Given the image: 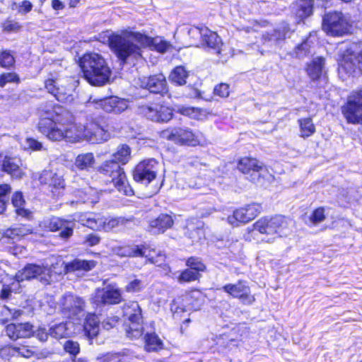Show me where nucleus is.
<instances>
[{"label":"nucleus","instance_id":"nucleus-33","mask_svg":"<svg viewBox=\"0 0 362 362\" xmlns=\"http://www.w3.org/2000/svg\"><path fill=\"white\" fill-rule=\"evenodd\" d=\"M185 298L191 308L197 310H199L204 304L206 295L201 289L192 288L186 291Z\"/></svg>","mask_w":362,"mask_h":362},{"label":"nucleus","instance_id":"nucleus-39","mask_svg":"<svg viewBox=\"0 0 362 362\" xmlns=\"http://www.w3.org/2000/svg\"><path fill=\"white\" fill-rule=\"evenodd\" d=\"M174 112L180 115L196 120L201 119L204 115V111L202 108L180 105L176 106V108L174 109Z\"/></svg>","mask_w":362,"mask_h":362},{"label":"nucleus","instance_id":"nucleus-26","mask_svg":"<svg viewBox=\"0 0 362 362\" xmlns=\"http://www.w3.org/2000/svg\"><path fill=\"white\" fill-rule=\"evenodd\" d=\"M325 59L322 56L317 57L306 64L305 70L312 81H319L325 76Z\"/></svg>","mask_w":362,"mask_h":362},{"label":"nucleus","instance_id":"nucleus-40","mask_svg":"<svg viewBox=\"0 0 362 362\" xmlns=\"http://www.w3.org/2000/svg\"><path fill=\"white\" fill-rule=\"evenodd\" d=\"M112 160H116L117 163L122 167V165H126L131 160L132 149L126 144H121L112 154Z\"/></svg>","mask_w":362,"mask_h":362},{"label":"nucleus","instance_id":"nucleus-46","mask_svg":"<svg viewBox=\"0 0 362 362\" xmlns=\"http://www.w3.org/2000/svg\"><path fill=\"white\" fill-rule=\"evenodd\" d=\"M310 47L309 37H305L300 43L295 45L291 53V56L293 58H303L309 54Z\"/></svg>","mask_w":362,"mask_h":362},{"label":"nucleus","instance_id":"nucleus-10","mask_svg":"<svg viewBox=\"0 0 362 362\" xmlns=\"http://www.w3.org/2000/svg\"><path fill=\"white\" fill-rule=\"evenodd\" d=\"M124 300L122 289L111 284L105 288H97L90 298V303L95 308L119 305Z\"/></svg>","mask_w":362,"mask_h":362},{"label":"nucleus","instance_id":"nucleus-43","mask_svg":"<svg viewBox=\"0 0 362 362\" xmlns=\"http://www.w3.org/2000/svg\"><path fill=\"white\" fill-rule=\"evenodd\" d=\"M144 347L147 351H158L163 349V343L155 332H148L144 335Z\"/></svg>","mask_w":362,"mask_h":362},{"label":"nucleus","instance_id":"nucleus-55","mask_svg":"<svg viewBox=\"0 0 362 362\" xmlns=\"http://www.w3.org/2000/svg\"><path fill=\"white\" fill-rule=\"evenodd\" d=\"M325 209L323 206L315 209L309 216V221L314 225L323 222L326 219Z\"/></svg>","mask_w":362,"mask_h":362},{"label":"nucleus","instance_id":"nucleus-64","mask_svg":"<svg viewBox=\"0 0 362 362\" xmlns=\"http://www.w3.org/2000/svg\"><path fill=\"white\" fill-rule=\"evenodd\" d=\"M100 241V238L94 233H90L86 236L85 238V242L88 244L89 246H95L98 245Z\"/></svg>","mask_w":362,"mask_h":362},{"label":"nucleus","instance_id":"nucleus-27","mask_svg":"<svg viewBox=\"0 0 362 362\" xmlns=\"http://www.w3.org/2000/svg\"><path fill=\"white\" fill-rule=\"evenodd\" d=\"M97 173L103 177L110 178L112 182L113 178L117 177L124 170V168L117 163L116 160L110 159L103 161L96 169Z\"/></svg>","mask_w":362,"mask_h":362},{"label":"nucleus","instance_id":"nucleus-5","mask_svg":"<svg viewBox=\"0 0 362 362\" xmlns=\"http://www.w3.org/2000/svg\"><path fill=\"white\" fill-rule=\"evenodd\" d=\"M159 136L180 147H203L208 144L204 132L187 126L168 127L159 132Z\"/></svg>","mask_w":362,"mask_h":362},{"label":"nucleus","instance_id":"nucleus-2","mask_svg":"<svg viewBox=\"0 0 362 362\" xmlns=\"http://www.w3.org/2000/svg\"><path fill=\"white\" fill-rule=\"evenodd\" d=\"M107 45L122 65L126 64L129 59L136 61L142 59L143 49L164 54L172 47L163 37H151L145 33L127 30H122L121 34L110 35Z\"/></svg>","mask_w":362,"mask_h":362},{"label":"nucleus","instance_id":"nucleus-41","mask_svg":"<svg viewBox=\"0 0 362 362\" xmlns=\"http://www.w3.org/2000/svg\"><path fill=\"white\" fill-rule=\"evenodd\" d=\"M1 170L16 179L21 178L24 174L20 166L10 157L4 158L1 165Z\"/></svg>","mask_w":362,"mask_h":362},{"label":"nucleus","instance_id":"nucleus-25","mask_svg":"<svg viewBox=\"0 0 362 362\" xmlns=\"http://www.w3.org/2000/svg\"><path fill=\"white\" fill-rule=\"evenodd\" d=\"M100 107L106 112L120 114L127 107V101L115 95L104 98L100 100Z\"/></svg>","mask_w":362,"mask_h":362},{"label":"nucleus","instance_id":"nucleus-11","mask_svg":"<svg viewBox=\"0 0 362 362\" xmlns=\"http://www.w3.org/2000/svg\"><path fill=\"white\" fill-rule=\"evenodd\" d=\"M341 112L348 124H362V88L351 92Z\"/></svg>","mask_w":362,"mask_h":362},{"label":"nucleus","instance_id":"nucleus-21","mask_svg":"<svg viewBox=\"0 0 362 362\" xmlns=\"http://www.w3.org/2000/svg\"><path fill=\"white\" fill-rule=\"evenodd\" d=\"M144 88L150 93L158 94L161 96L168 95V97H170L168 81L165 76L162 74L148 76L144 83Z\"/></svg>","mask_w":362,"mask_h":362},{"label":"nucleus","instance_id":"nucleus-54","mask_svg":"<svg viewBox=\"0 0 362 362\" xmlns=\"http://www.w3.org/2000/svg\"><path fill=\"white\" fill-rule=\"evenodd\" d=\"M1 30L5 33H17L22 28V25L18 22L7 18L1 25Z\"/></svg>","mask_w":362,"mask_h":362},{"label":"nucleus","instance_id":"nucleus-45","mask_svg":"<svg viewBox=\"0 0 362 362\" xmlns=\"http://www.w3.org/2000/svg\"><path fill=\"white\" fill-rule=\"evenodd\" d=\"M22 314L21 310L12 309L4 305L0 311V325L6 326L10 321L18 319Z\"/></svg>","mask_w":362,"mask_h":362},{"label":"nucleus","instance_id":"nucleus-35","mask_svg":"<svg viewBox=\"0 0 362 362\" xmlns=\"http://www.w3.org/2000/svg\"><path fill=\"white\" fill-rule=\"evenodd\" d=\"M44 86L47 92L53 95L55 99L60 103L66 102L70 97L69 94L62 91L61 88L57 86L54 78H49L45 79L44 81Z\"/></svg>","mask_w":362,"mask_h":362},{"label":"nucleus","instance_id":"nucleus-57","mask_svg":"<svg viewBox=\"0 0 362 362\" xmlns=\"http://www.w3.org/2000/svg\"><path fill=\"white\" fill-rule=\"evenodd\" d=\"M144 288L143 281L139 279H134L128 282L124 286V291L127 293H139Z\"/></svg>","mask_w":362,"mask_h":362},{"label":"nucleus","instance_id":"nucleus-13","mask_svg":"<svg viewBox=\"0 0 362 362\" xmlns=\"http://www.w3.org/2000/svg\"><path fill=\"white\" fill-rule=\"evenodd\" d=\"M262 209L260 203L251 202L245 204L235 208L233 213L227 216V222L233 226L247 224L257 217Z\"/></svg>","mask_w":362,"mask_h":362},{"label":"nucleus","instance_id":"nucleus-49","mask_svg":"<svg viewBox=\"0 0 362 362\" xmlns=\"http://www.w3.org/2000/svg\"><path fill=\"white\" fill-rule=\"evenodd\" d=\"M104 216L100 214H95L92 217H88L86 220L84 225L93 230H103Z\"/></svg>","mask_w":362,"mask_h":362},{"label":"nucleus","instance_id":"nucleus-9","mask_svg":"<svg viewBox=\"0 0 362 362\" xmlns=\"http://www.w3.org/2000/svg\"><path fill=\"white\" fill-rule=\"evenodd\" d=\"M321 28L327 35L338 37L349 34L351 25L341 11H332L322 16Z\"/></svg>","mask_w":362,"mask_h":362},{"label":"nucleus","instance_id":"nucleus-38","mask_svg":"<svg viewBox=\"0 0 362 362\" xmlns=\"http://www.w3.org/2000/svg\"><path fill=\"white\" fill-rule=\"evenodd\" d=\"M189 76V72L183 66H177L173 69L169 74V80L171 83L182 86L186 84L187 78Z\"/></svg>","mask_w":362,"mask_h":362},{"label":"nucleus","instance_id":"nucleus-48","mask_svg":"<svg viewBox=\"0 0 362 362\" xmlns=\"http://www.w3.org/2000/svg\"><path fill=\"white\" fill-rule=\"evenodd\" d=\"M74 193L79 202L90 204L95 202V192L91 187L77 189Z\"/></svg>","mask_w":362,"mask_h":362},{"label":"nucleus","instance_id":"nucleus-34","mask_svg":"<svg viewBox=\"0 0 362 362\" xmlns=\"http://www.w3.org/2000/svg\"><path fill=\"white\" fill-rule=\"evenodd\" d=\"M126 335L130 339H136L140 338L144 334L143 319L136 321H127L123 325Z\"/></svg>","mask_w":362,"mask_h":362},{"label":"nucleus","instance_id":"nucleus-56","mask_svg":"<svg viewBox=\"0 0 362 362\" xmlns=\"http://www.w3.org/2000/svg\"><path fill=\"white\" fill-rule=\"evenodd\" d=\"M230 93V85L227 83H220L215 86L213 90L214 95L221 98H226Z\"/></svg>","mask_w":362,"mask_h":362},{"label":"nucleus","instance_id":"nucleus-58","mask_svg":"<svg viewBox=\"0 0 362 362\" xmlns=\"http://www.w3.org/2000/svg\"><path fill=\"white\" fill-rule=\"evenodd\" d=\"M7 240L10 243L1 245L8 252L16 256L18 253H22L23 250H25V247L16 244V240H13V239H8Z\"/></svg>","mask_w":362,"mask_h":362},{"label":"nucleus","instance_id":"nucleus-4","mask_svg":"<svg viewBox=\"0 0 362 362\" xmlns=\"http://www.w3.org/2000/svg\"><path fill=\"white\" fill-rule=\"evenodd\" d=\"M114 251L121 258H145L147 263L156 267L164 269L168 267L165 253L151 243L128 241L115 247Z\"/></svg>","mask_w":362,"mask_h":362},{"label":"nucleus","instance_id":"nucleus-50","mask_svg":"<svg viewBox=\"0 0 362 362\" xmlns=\"http://www.w3.org/2000/svg\"><path fill=\"white\" fill-rule=\"evenodd\" d=\"M21 82L19 75L13 71L0 74V87L4 88L7 83L18 84Z\"/></svg>","mask_w":362,"mask_h":362},{"label":"nucleus","instance_id":"nucleus-14","mask_svg":"<svg viewBox=\"0 0 362 362\" xmlns=\"http://www.w3.org/2000/svg\"><path fill=\"white\" fill-rule=\"evenodd\" d=\"M159 162L155 158H147L139 161L133 168L132 178L136 182L150 184L158 175Z\"/></svg>","mask_w":362,"mask_h":362},{"label":"nucleus","instance_id":"nucleus-17","mask_svg":"<svg viewBox=\"0 0 362 362\" xmlns=\"http://www.w3.org/2000/svg\"><path fill=\"white\" fill-rule=\"evenodd\" d=\"M338 66L339 71L346 74L362 72V49L358 52L346 49L338 61Z\"/></svg>","mask_w":362,"mask_h":362},{"label":"nucleus","instance_id":"nucleus-37","mask_svg":"<svg viewBox=\"0 0 362 362\" xmlns=\"http://www.w3.org/2000/svg\"><path fill=\"white\" fill-rule=\"evenodd\" d=\"M49 192L53 199H58L65 193V181L57 174H53L48 183Z\"/></svg>","mask_w":362,"mask_h":362},{"label":"nucleus","instance_id":"nucleus-44","mask_svg":"<svg viewBox=\"0 0 362 362\" xmlns=\"http://www.w3.org/2000/svg\"><path fill=\"white\" fill-rule=\"evenodd\" d=\"M95 163V157L93 153H86L78 154L74 162V165L79 170L88 171L93 167Z\"/></svg>","mask_w":362,"mask_h":362},{"label":"nucleus","instance_id":"nucleus-29","mask_svg":"<svg viewBox=\"0 0 362 362\" xmlns=\"http://www.w3.org/2000/svg\"><path fill=\"white\" fill-rule=\"evenodd\" d=\"M118 192L127 197H133L135 194L134 188L132 187L125 170L122 172L117 177L113 178L111 182Z\"/></svg>","mask_w":362,"mask_h":362},{"label":"nucleus","instance_id":"nucleus-61","mask_svg":"<svg viewBox=\"0 0 362 362\" xmlns=\"http://www.w3.org/2000/svg\"><path fill=\"white\" fill-rule=\"evenodd\" d=\"M11 204L14 206L15 209L25 206V200L22 192L16 191L13 194L11 197Z\"/></svg>","mask_w":362,"mask_h":362},{"label":"nucleus","instance_id":"nucleus-63","mask_svg":"<svg viewBox=\"0 0 362 362\" xmlns=\"http://www.w3.org/2000/svg\"><path fill=\"white\" fill-rule=\"evenodd\" d=\"M13 231L17 233V236L21 240L23 237L33 233V229L29 228L25 225H22L20 227L11 228Z\"/></svg>","mask_w":362,"mask_h":362},{"label":"nucleus","instance_id":"nucleus-6","mask_svg":"<svg viewBox=\"0 0 362 362\" xmlns=\"http://www.w3.org/2000/svg\"><path fill=\"white\" fill-rule=\"evenodd\" d=\"M250 328L246 322L235 324L229 331L214 339V349L218 353L226 354L236 349L250 336Z\"/></svg>","mask_w":362,"mask_h":362},{"label":"nucleus","instance_id":"nucleus-20","mask_svg":"<svg viewBox=\"0 0 362 362\" xmlns=\"http://www.w3.org/2000/svg\"><path fill=\"white\" fill-rule=\"evenodd\" d=\"M23 280H31L38 276L41 281L49 283L52 276V271L49 267L28 263L21 270Z\"/></svg>","mask_w":362,"mask_h":362},{"label":"nucleus","instance_id":"nucleus-15","mask_svg":"<svg viewBox=\"0 0 362 362\" xmlns=\"http://www.w3.org/2000/svg\"><path fill=\"white\" fill-rule=\"evenodd\" d=\"M222 290L229 296L239 300L245 305H252L256 298L251 292L248 283L243 279H239L235 284H226L222 287Z\"/></svg>","mask_w":362,"mask_h":362},{"label":"nucleus","instance_id":"nucleus-24","mask_svg":"<svg viewBox=\"0 0 362 362\" xmlns=\"http://www.w3.org/2000/svg\"><path fill=\"white\" fill-rule=\"evenodd\" d=\"M264 165L257 158L252 156L241 157L237 160L236 168L241 173L253 175L260 173Z\"/></svg>","mask_w":362,"mask_h":362},{"label":"nucleus","instance_id":"nucleus-3","mask_svg":"<svg viewBox=\"0 0 362 362\" xmlns=\"http://www.w3.org/2000/svg\"><path fill=\"white\" fill-rule=\"evenodd\" d=\"M78 65L81 77L90 85L103 86L110 81L112 70L101 54L93 52H85L79 57Z\"/></svg>","mask_w":362,"mask_h":362},{"label":"nucleus","instance_id":"nucleus-52","mask_svg":"<svg viewBox=\"0 0 362 362\" xmlns=\"http://www.w3.org/2000/svg\"><path fill=\"white\" fill-rule=\"evenodd\" d=\"M49 334L57 339L65 338L68 334L66 324L59 323L52 326L49 329Z\"/></svg>","mask_w":362,"mask_h":362},{"label":"nucleus","instance_id":"nucleus-22","mask_svg":"<svg viewBox=\"0 0 362 362\" xmlns=\"http://www.w3.org/2000/svg\"><path fill=\"white\" fill-rule=\"evenodd\" d=\"M5 332L12 340L21 338H29L33 336V326L30 322L9 323L5 327Z\"/></svg>","mask_w":362,"mask_h":362},{"label":"nucleus","instance_id":"nucleus-51","mask_svg":"<svg viewBox=\"0 0 362 362\" xmlns=\"http://www.w3.org/2000/svg\"><path fill=\"white\" fill-rule=\"evenodd\" d=\"M63 349L70 355L71 358L76 357L81 351L79 343L72 339L65 341L63 344Z\"/></svg>","mask_w":362,"mask_h":362},{"label":"nucleus","instance_id":"nucleus-31","mask_svg":"<svg viewBox=\"0 0 362 362\" xmlns=\"http://www.w3.org/2000/svg\"><path fill=\"white\" fill-rule=\"evenodd\" d=\"M185 235L193 242L200 240L204 235L202 223L195 218L188 220L185 226Z\"/></svg>","mask_w":362,"mask_h":362},{"label":"nucleus","instance_id":"nucleus-62","mask_svg":"<svg viewBox=\"0 0 362 362\" xmlns=\"http://www.w3.org/2000/svg\"><path fill=\"white\" fill-rule=\"evenodd\" d=\"M13 230L11 228H7L3 233L0 243L1 244H8L10 242H8V239H13V240L19 241L21 239L17 236Z\"/></svg>","mask_w":362,"mask_h":362},{"label":"nucleus","instance_id":"nucleus-32","mask_svg":"<svg viewBox=\"0 0 362 362\" xmlns=\"http://www.w3.org/2000/svg\"><path fill=\"white\" fill-rule=\"evenodd\" d=\"M121 310L124 317H127L128 321H136L143 319L142 310L136 300H130L123 303Z\"/></svg>","mask_w":362,"mask_h":362},{"label":"nucleus","instance_id":"nucleus-8","mask_svg":"<svg viewBox=\"0 0 362 362\" xmlns=\"http://www.w3.org/2000/svg\"><path fill=\"white\" fill-rule=\"evenodd\" d=\"M139 110L148 119L156 123H168L174 117V108L161 98L140 106Z\"/></svg>","mask_w":362,"mask_h":362},{"label":"nucleus","instance_id":"nucleus-7","mask_svg":"<svg viewBox=\"0 0 362 362\" xmlns=\"http://www.w3.org/2000/svg\"><path fill=\"white\" fill-rule=\"evenodd\" d=\"M289 225L290 218L288 216L274 214L259 218L252 224V228L262 235L276 238L286 235Z\"/></svg>","mask_w":362,"mask_h":362},{"label":"nucleus","instance_id":"nucleus-36","mask_svg":"<svg viewBox=\"0 0 362 362\" xmlns=\"http://www.w3.org/2000/svg\"><path fill=\"white\" fill-rule=\"evenodd\" d=\"M97 262L95 260H86L75 259L65 265L66 272H74L76 271L88 272L95 267Z\"/></svg>","mask_w":362,"mask_h":362},{"label":"nucleus","instance_id":"nucleus-28","mask_svg":"<svg viewBox=\"0 0 362 362\" xmlns=\"http://www.w3.org/2000/svg\"><path fill=\"white\" fill-rule=\"evenodd\" d=\"M314 4V0H296L295 16L298 23H304L307 18L313 16Z\"/></svg>","mask_w":362,"mask_h":362},{"label":"nucleus","instance_id":"nucleus-42","mask_svg":"<svg viewBox=\"0 0 362 362\" xmlns=\"http://www.w3.org/2000/svg\"><path fill=\"white\" fill-rule=\"evenodd\" d=\"M298 124L300 129V136L307 139L315 133V125L313 122L310 117H302L298 119Z\"/></svg>","mask_w":362,"mask_h":362},{"label":"nucleus","instance_id":"nucleus-23","mask_svg":"<svg viewBox=\"0 0 362 362\" xmlns=\"http://www.w3.org/2000/svg\"><path fill=\"white\" fill-rule=\"evenodd\" d=\"M174 225V219L170 214L161 213L157 217L148 221V230L154 234H162Z\"/></svg>","mask_w":362,"mask_h":362},{"label":"nucleus","instance_id":"nucleus-59","mask_svg":"<svg viewBox=\"0 0 362 362\" xmlns=\"http://www.w3.org/2000/svg\"><path fill=\"white\" fill-rule=\"evenodd\" d=\"M103 230L109 231L116 227H117L122 222L120 218L110 217L104 216Z\"/></svg>","mask_w":362,"mask_h":362},{"label":"nucleus","instance_id":"nucleus-19","mask_svg":"<svg viewBox=\"0 0 362 362\" xmlns=\"http://www.w3.org/2000/svg\"><path fill=\"white\" fill-rule=\"evenodd\" d=\"M202 45L208 52L216 55L218 62H223L225 56L223 54V45L221 38L218 35L210 30H206L201 34Z\"/></svg>","mask_w":362,"mask_h":362},{"label":"nucleus","instance_id":"nucleus-18","mask_svg":"<svg viewBox=\"0 0 362 362\" xmlns=\"http://www.w3.org/2000/svg\"><path fill=\"white\" fill-rule=\"evenodd\" d=\"M42 228L47 232L59 231V237L62 239L69 238L74 233L71 221L57 216H52L42 222Z\"/></svg>","mask_w":362,"mask_h":362},{"label":"nucleus","instance_id":"nucleus-16","mask_svg":"<svg viewBox=\"0 0 362 362\" xmlns=\"http://www.w3.org/2000/svg\"><path fill=\"white\" fill-rule=\"evenodd\" d=\"M86 307L85 300L71 292L66 293L60 302V313L66 319H71L83 312Z\"/></svg>","mask_w":362,"mask_h":362},{"label":"nucleus","instance_id":"nucleus-47","mask_svg":"<svg viewBox=\"0 0 362 362\" xmlns=\"http://www.w3.org/2000/svg\"><path fill=\"white\" fill-rule=\"evenodd\" d=\"M16 58L10 49H0V68L11 70L15 68Z\"/></svg>","mask_w":362,"mask_h":362},{"label":"nucleus","instance_id":"nucleus-60","mask_svg":"<svg viewBox=\"0 0 362 362\" xmlns=\"http://www.w3.org/2000/svg\"><path fill=\"white\" fill-rule=\"evenodd\" d=\"M121 318L118 315L107 316L102 322L103 329L110 330L119 324Z\"/></svg>","mask_w":362,"mask_h":362},{"label":"nucleus","instance_id":"nucleus-12","mask_svg":"<svg viewBox=\"0 0 362 362\" xmlns=\"http://www.w3.org/2000/svg\"><path fill=\"white\" fill-rule=\"evenodd\" d=\"M186 268L180 271L177 277V281L181 284L199 282L202 274L207 272V266L202 257L190 256L185 259Z\"/></svg>","mask_w":362,"mask_h":362},{"label":"nucleus","instance_id":"nucleus-53","mask_svg":"<svg viewBox=\"0 0 362 362\" xmlns=\"http://www.w3.org/2000/svg\"><path fill=\"white\" fill-rule=\"evenodd\" d=\"M8 349L9 351L16 354L17 356H21L24 358H30L34 354V352L28 348V346L21 344L18 346L10 345Z\"/></svg>","mask_w":362,"mask_h":362},{"label":"nucleus","instance_id":"nucleus-30","mask_svg":"<svg viewBox=\"0 0 362 362\" xmlns=\"http://www.w3.org/2000/svg\"><path fill=\"white\" fill-rule=\"evenodd\" d=\"M83 332L89 339H93L98 336L100 331V320L95 313H88L83 322Z\"/></svg>","mask_w":362,"mask_h":362},{"label":"nucleus","instance_id":"nucleus-1","mask_svg":"<svg viewBox=\"0 0 362 362\" xmlns=\"http://www.w3.org/2000/svg\"><path fill=\"white\" fill-rule=\"evenodd\" d=\"M37 128L48 139L54 141H76L83 138L93 143H102L107 139V131L100 122L90 119L83 126L78 125L73 115L59 105L44 111Z\"/></svg>","mask_w":362,"mask_h":362}]
</instances>
